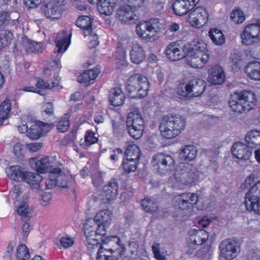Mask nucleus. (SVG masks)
<instances>
[{"instance_id": "nucleus-7", "label": "nucleus", "mask_w": 260, "mask_h": 260, "mask_svg": "<svg viewBox=\"0 0 260 260\" xmlns=\"http://www.w3.org/2000/svg\"><path fill=\"white\" fill-rule=\"evenodd\" d=\"M206 83L203 79H193L188 83L180 84L178 88V93L186 99L200 96L205 91Z\"/></svg>"}, {"instance_id": "nucleus-30", "label": "nucleus", "mask_w": 260, "mask_h": 260, "mask_svg": "<svg viewBox=\"0 0 260 260\" xmlns=\"http://www.w3.org/2000/svg\"><path fill=\"white\" fill-rule=\"evenodd\" d=\"M113 216L112 212L108 209L100 210L94 216L93 221L103 224H110Z\"/></svg>"}, {"instance_id": "nucleus-17", "label": "nucleus", "mask_w": 260, "mask_h": 260, "mask_svg": "<svg viewBox=\"0 0 260 260\" xmlns=\"http://www.w3.org/2000/svg\"><path fill=\"white\" fill-rule=\"evenodd\" d=\"M208 18L207 10L202 7H197L188 15V21L193 26L200 27L206 24Z\"/></svg>"}, {"instance_id": "nucleus-53", "label": "nucleus", "mask_w": 260, "mask_h": 260, "mask_svg": "<svg viewBox=\"0 0 260 260\" xmlns=\"http://www.w3.org/2000/svg\"><path fill=\"white\" fill-rule=\"evenodd\" d=\"M38 123L40 126V130L43 136L50 132L54 127V124L52 123H47L39 121Z\"/></svg>"}, {"instance_id": "nucleus-62", "label": "nucleus", "mask_w": 260, "mask_h": 260, "mask_svg": "<svg viewBox=\"0 0 260 260\" xmlns=\"http://www.w3.org/2000/svg\"><path fill=\"white\" fill-rule=\"evenodd\" d=\"M23 145L20 143H16L13 147V151L15 155L19 157L23 154Z\"/></svg>"}, {"instance_id": "nucleus-35", "label": "nucleus", "mask_w": 260, "mask_h": 260, "mask_svg": "<svg viewBox=\"0 0 260 260\" xmlns=\"http://www.w3.org/2000/svg\"><path fill=\"white\" fill-rule=\"evenodd\" d=\"M13 38V32L10 30H0V50L9 46Z\"/></svg>"}, {"instance_id": "nucleus-57", "label": "nucleus", "mask_w": 260, "mask_h": 260, "mask_svg": "<svg viewBox=\"0 0 260 260\" xmlns=\"http://www.w3.org/2000/svg\"><path fill=\"white\" fill-rule=\"evenodd\" d=\"M125 117L122 115H117L112 119L114 130L117 129L121 124H122Z\"/></svg>"}, {"instance_id": "nucleus-49", "label": "nucleus", "mask_w": 260, "mask_h": 260, "mask_svg": "<svg viewBox=\"0 0 260 260\" xmlns=\"http://www.w3.org/2000/svg\"><path fill=\"white\" fill-rule=\"evenodd\" d=\"M231 64L236 68H240L242 62V54L239 51H236L230 56Z\"/></svg>"}, {"instance_id": "nucleus-16", "label": "nucleus", "mask_w": 260, "mask_h": 260, "mask_svg": "<svg viewBox=\"0 0 260 260\" xmlns=\"http://www.w3.org/2000/svg\"><path fill=\"white\" fill-rule=\"evenodd\" d=\"M32 168L36 169L38 172L44 173L49 172L53 168H56V162L53 157H45L41 159L33 158L30 161Z\"/></svg>"}, {"instance_id": "nucleus-38", "label": "nucleus", "mask_w": 260, "mask_h": 260, "mask_svg": "<svg viewBox=\"0 0 260 260\" xmlns=\"http://www.w3.org/2000/svg\"><path fill=\"white\" fill-rule=\"evenodd\" d=\"M52 171L54 173L56 181L58 182V186L62 188L68 187V177L62 172L61 169L53 168L52 169Z\"/></svg>"}, {"instance_id": "nucleus-42", "label": "nucleus", "mask_w": 260, "mask_h": 260, "mask_svg": "<svg viewBox=\"0 0 260 260\" xmlns=\"http://www.w3.org/2000/svg\"><path fill=\"white\" fill-rule=\"evenodd\" d=\"M40 126L38 122L31 125L27 132V136L31 139L37 140L43 136Z\"/></svg>"}, {"instance_id": "nucleus-33", "label": "nucleus", "mask_w": 260, "mask_h": 260, "mask_svg": "<svg viewBox=\"0 0 260 260\" xmlns=\"http://www.w3.org/2000/svg\"><path fill=\"white\" fill-rule=\"evenodd\" d=\"M116 2H110L107 0H101L98 4L99 12L106 15H110L114 10Z\"/></svg>"}, {"instance_id": "nucleus-14", "label": "nucleus", "mask_w": 260, "mask_h": 260, "mask_svg": "<svg viewBox=\"0 0 260 260\" xmlns=\"http://www.w3.org/2000/svg\"><path fill=\"white\" fill-rule=\"evenodd\" d=\"M126 123L131 137L135 139L141 137L144 129V122L141 115H127Z\"/></svg>"}, {"instance_id": "nucleus-41", "label": "nucleus", "mask_w": 260, "mask_h": 260, "mask_svg": "<svg viewBox=\"0 0 260 260\" xmlns=\"http://www.w3.org/2000/svg\"><path fill=\"white\" fill-rule=\"evenodd\" d=\"M17 212L22 217H30L32 216L33 209L26 202H22L17 208Z\"/></svg>"}, {"instance_id": "nucleus-43", "label": "nucleus", "mask_w": 260, "mask_h": 260, "mask_svg": "<svg viewBox=\"0 0 260 260\" xmlns=\"http://www.w3.org/2000/svg\"><path fill=\"white\" fill-rule=\"evenodd\" d=\"M22 177V181H24L27 183H32V182L38 183L42 180L41 176L39 174L35 173L25 172L23 171Z\"/></svg>"}, {"instance_id": "nucleus-18", "label": "nucleus", "mask_w": 260, "mask_h": 260, "mask_svg": "<svg viewBox=\"0 0 260 260\" xmlns=\"http://www.w3.org/2000/svg\"><path fill=\"white\" fill-rule=\"evenodd\" d=\"M63 0H54L47 4H44L43 11L45 15L54 19H58L61 15V7L63 6Z\"/></svg>"}, {"instance_id": "nucleus-46", "label": "nucleus", "mask_w": 260, "mask_h": 260, "mask_svg": "<svg viewBox=\"0 0 260 260\" xmlns=\"http://www.w3.org/2000/svg\"><path fill=\"white\" fill-rule=\"evenodd\" d=\"M70 126V121L69 117L68 116H62L58 120L56 127L57 130L61 133L66 132Z\"/></svg>"}, {"instance_id": "nucleus-64", "label": "nucleus", "mask_w": 260, "mask_h": 260, "mask_svg": "<svg viewBox=\"0 0 260 260\" xmlns=\"http://www.w3.org/2000/svg\"><path fill=\"white\" fill-rule=\"evenodd\" d=\"M86 72L88 74V76L90 77L91 81H93L96 78L100 71L98 69H95L94 70H87Z\"/></svg>"}, {"instance_id": "nucleus-2", "label": "nucleus", "mask_w": 260, "mask_h": 260, "mask_svg": "<svg viewBox=\"0 0 260 260\" xmlns=\"http://www.w3.org/2000/svg\"><path fill=\"white\" fill-rule=\"evenodd\" d=\"M182 50L186 52V63L192 68H201L209 60L206 44L202 40H193L188 47L183 46Z\"/></svg>"}, {"instance_id": "nucleus-40", "label": "nucleus", "mask_w": 260, "mask_h": 260, "mask_svg": "<svg viewBox=\"0 0 260 260\" xmlns=\"http://www.w3.org/2000/svg\"><path fill=\"white\" fill-rule=\"evenodd\" d=\"M25 50L28 53H42L41 44L35 41L28 40L24 43Z\"/></svg>"}, {"instance_id": "nucleus-36", "label": "nucleus", "mask_w": 260, "mask_h": 260, "mask_svg": "<svg viewBox=\"0 0 260 260\" xmlns=\"http://www.w3.org/2000/svg\"><path fill=\"white\" fill-rule=\"evenodd\" d=\"M125 155L126 158L138 161L140 155V149L136 144L130 143L126 149Z\"/></svg>"}, {"instance_id": "nucleus-50", "label": "nucleus", "mask_w": 260, "mask_h": 260, "mask_svg": "<svg viewBox=\"0 0 260 260\" xmlns=\"http://www.w3.org/2000/svg\"><path fill=\"white\" fill-rule=\"evenodd\" d=\"M54 173L52 171V169L50 170V173L49 175L48 179L46 181V188L48 189L53 188L55 186H58V182L56 181L55 176Z\"/></svg>"}, {"instance_id": "nucleus-6", "label": "nucleus", "mask_w": 260, "mask_h": 260, "mask_svg": "<svg viewBox=\"0 0 260 260\" xmlns=\"http://www.w3.org/2000/svg\"><path fill=\"white\" fill-rule=\"evenodd\" d=\"M149 86L148 79L145 76L135 74L127 80L126 90L129 97L141 99L147 95Z\"/></svg>"}, {"instance_id": "nucleus-25", "label": "nucleus", "mask_w": 260, "mask_h": 260, "mask_svg": "<svg viewBox=\"0 0 260 260\" xmlns=\"http://www.w3.org/2000/svg\"><path fill=\"white\" fill-rule=\"evenodd\" d=\"M125 98V94L120 88H113L110 91L109 95V101L111 104L114 106H119L122 105Z\"/></svg>"}, {"instance_id": "nucleus-26", "label": "nucleus", "mask_w": 260, "mask_h": 260, "mask_svg": "<svg viewBox=\"0 0 260 260\" xmlns=\"http://www.w3.org/2000/svg\"><path fill=\"white\" fill-rule=\"evenodd\" d=\"M70 43V36L64 30L59 31L55 39V44L57 48H58L57 52L58 53L62 52V48L64 51L69 46Z\"/></svg>"}, {"instance_id": "nucleus-24", "label": "nucleus", "mask_w": 260, "mask_h": 260, "mask_svg": "<svg viewBox=\"0 0 260 260\" xmlns=\"http://www.w3.org/2000/svg\"><path fill=\"white\" fill-rule=\"evenodd\" d=\"M118 186L115 180H110L108 184L105 185L103 189L102 196L108 201L115 199L117 194Z\"/></svg>"}, {"instance_id": "nucleus-5", "label": "nucleus", "mask_w": 260, "mask_h": 260, "mask_svg": "<svg viewBox=\"0 0 260 260\" xmlns=\"http://www.w3.org/2000/svg\"><path fill=\"white\" fill-rule=\"evenodd\" d=\"M255 104V94L247 90L234 92L231 95L229 101L230 107L232 111L239 113L249 111Z\"/></svg>"}, {"instance_id": "nucleus-61", "label": "nucleus", "mask_w": 260, "mask_h": 260, "mask_svg": "<svg viewBox=\"0 0 260 260\" xmlns=\"http://www.w3.org/2000/svg\"><path fill=\"white\" fill-rule=\"evenodd\" d=\"M42 3V0H23V3L29 8H37Z\"/></svg>"}, {"instance_id": "nucleus-27", "label": "nucleus", "mask_w": 260, "mask_h": 260, "mask_svg": "<svg viewBox=\"0 0 260 260\" xmlns=\"http://www.w3.org/2000/svg\"><path fill=\"white\" fill-rule=\"evenodd\" d=\"M179 157L181 160L185 162H189L193 160L197 155V148L191 145L182 147L180 150Z\"/></svg>"}, {"instance_id": "nucleus-55", "label": "nucleus", "mask_w": 260, "mask_h": 260, "mask_svg": "<svg viewBox=\"0 0 260 260\" xmlns=\"http://www.w3.org/2000/svg\"><path fill=\"white\" fill-rule=\"evenodd\" d=\"M11 110V102L9 100H6L0 105V114H9Z\"/></svg>"}, {"instance_id": "nucleus-54", "label": "nucleus", "mask_w": 260, "mask_h": 260, "mask_svg": "<svg viewBox=\"0 0 260 260\" xmlns=\"http://www.w3.org/2000/svg\"><path fill=\"white\" fill-rule=\"evenodd\" d=\"M11 18L8 12H3L0 14V29L7 26L10 22Z\"/></svg>"}, {"instance_id": "nucleus-39", "label": "nucleus", "mask_w": 260, "mask_h": 260, "mask_svg": "<svg viewBox=\"0 0 260 260\" xmlns=\"http://www.w3.org/2000/svg\"><path fill=\"white\" fill-rule=\"evenodd\" d=\"M208 34L215 44L219 45L224 43L225 38L221 30L216 28H212L209 30Z\"/></svg>"}, {"instance_id": "nucleus-45", "label": "nucleus", "mask_w": 260, "mask_h": 260, "mask_svg": "<svg viewBox=\"0 0 260 260\" xmlns=\"http://www.w3.org/2000/svg\"><path fill=\"white\" fill-rule=\"evenodd\" d=\"M17 260H29L30 257L29 251L25 245H20L17 248Z\"/></svg>"}, {"instance_id": "nucleus-13", "label": "nucleus", "mask_w": 260, "mask_h": 260, "mask_svg": "<svg viewBox=\"0 0 260 260\" xmlns=\"http://www.w3.org/2000/svg\"><path fill=\"white\" fill-rule=\"evenodd\" d=\"M256 23L246 26L241 36L242 43L247 46L253 44L260 41V19Z\"/></svg>"}, {"instance_id": "nucleus-1", "label": "nucleus", "mask_w": 260, "mask_h": 260, "mask_svg": "<svg viewBox=\"0 0 260 260\" xmlns=\"http://www.w3.org/2000/svg\"><path fill=\"white\" fill-rule=\"evenodd\" d=\"M94 221L88 220L84 225V232L87 249L90 252L100 248L97 253L96 260H118L125 252V248L117 236L108 237L102 239L95 232Z\"/></svg>"}, {"instance_id": "nucleus-11", "label": "nucleus", "mask_w": 260, "mask_h": 260, "mask_svg": "<svg viewBox=\"0 0 260 260\" xmlns=\"http://www.w3.org/2000/svg\"><path fill=\"white\" fill-rule=\"evenodd\" d=\"M246 209L260 215V181L251 187L245 197Z\"/></svg>"}, {"instance_id": "nucleus-48", "label": "nucleus", "mask_w": 260, "mask_h": 260, "mask_svg": "<svg viewBox=\"0 0 260 260\" xmlns=\"http://www.w3.org/2000/svg\"><path fill=\"white\" fill-rule=\"evenodd\" d=\"M152 249L154 258L157 260H166V256L164 252L160 251V245L154 243L152 245Z\"/></svg>"}, {"instance_id": "nucleus-59", "label": "nucleus", "mask_w": 260, "mask_h": 260, "mask_svg": "<svg viewBox=\"0 0 260 260\" xmlns=\"http://www.w3.org/2000/svg\"><path fill=\"white\" fill-rule=\"evenodd\" d=\"M42 143L41 142L31 143L27 144V148L31 152H35L38 151L42 147Z\"/></svg>"}, {"instance_id": "nucleus-32", "label": "nucleus", "mask_w": 260, "mask_h": 260, "mask_svg": "<svg viewBox=\"0 0 260 260\" xmlns=\"http://www.w3.org/2000/svg\"><path fill=\"white\" fill-rule=\"evenodd\" d=\"M6 173L12 180L19 182L22 181L23 171L19 166H12L7 168L6 169Z\"/></svg>"}, {"instance_id": "nucleus-28", "label": "nucleus", "mask_w": 260, "mask_h": 260, "mask_svg": "<svg viewBox=\"0 0 260 260\" xmlns=\"http://www.w3.org/2000/svg\"><path fill=\"white\" fill-rule=\"evenodd\" d=\"M245 141L251 148L260 146V131L253 129L248 132L245 136Z\"/></svg>"}, {"instance_id": "nucleus-20", "label": "nucleus", "mask_w": 260, "mask_h": 260, "mask_svg": "<svg viewBox=\"0 0 260 260\" xmlns=\"http://www.w3.org/2000/svg\"><path fill=\"white\" fill-rule=\"evenodd\" d=\"M166 55L168 59L171 61H177L186 57V52L181 50V47L177 42L170 43L166 49Z\"/></svg>"}, {"instance_id": "nucleus-31", "label": "nucleus", "mask_w": 260, "mask_h": 260, "mask_svg": "<svg viewBox=\"0 0 260 260\" xmlns=\"http://www.w3.org/2000/svg\"><path fill=\"white\" fill-rule=\"evenodd\" d=\"M191 9L190 5L184 0H176L173 3V10L177 15H184Z\"/></svg>"}, {"instance_id": "nucleus-23", "label": "nucleus", "mask_w": 260, "mask_h": 260, "mask_svg": "<svg viewBox=\"0 0 260 260\" xmlns=\"http://www.w3.org/2000/svg\"><path fill=\"white\" fill-rule=\"evenodd\" d=\"M246 76L254 81H260V62L250 61L244 68Z\"/></svg>"}, {"instance_id": "nucleus-4", "label": "nucleus", "mask_w": 260, "mask_h": 260, "mask_svg": "<svg viewBox=\"0 0 260 260\" xmlns=\"http://www.w3.org/2000/svg\"><path fill=\"white\" fill-rule=\"evenodd\" d=\"M185 124V118L182 115H166L160 120V135L166 139L174 138L184 129Z\"/></svg>"}, {"instance_id": "nucleus-52", "label": "nucleus", "mask_w": 260, "mask_h": 260, "mask_svg": "<svg viewBox=\"0 0 260 260\" xmlns=\"http://www.w3.org/2000/svg\"><path fill=\"white\" fill-rule=\"evenodd\" d=\"M95 225L93 226L96 227V233H97L99 235H100V237L103 239V238L106 235V228L109 224L95 222Z\"/></svg>"}, {"instance_id": "nucleus-3", "label": "nucleus", "mask_w": 260, "mask_h": 260, "mask_svg": "<svg viewBox=\"0 0 260 260\" xmlns=\"http://www.w3.org/2000/svg\"><path fill=\"white\" fill-rule=\"evenodd\" d=\"M198 172L189 164H180L176 172L170 176L168 183L175 189H183L187 185L198 180Z\"/></svg>"}, {"instance_id": "nucleus-47", "label": "nucleus", "mask_w": 260, "mask_h": 260, "mask_svg": "<svg viewBox=\"0 0 260 260\" xmlns=\"http://www.w3.org/2000/svg\"><path fill=\"white\" fill-rule=\"evenodd\" d=\"M230 18L235 23H241L245 20L243 13L239 9L233 10Z\"/></svg>"}, {"instance_id": "nucleus-37", "label": "nucleus", "mask_w": 260, "mask_h": 260, "mask_svg": "<svg viewBox=\"0 0 260 260\" xmlns=\"http://www.w3.org/2000/svg\"><path fill=\"white\" fill-rule=\"evenodd\" d=\"M141 205L146 212H153L157 209L156 200L151 197H146L141 201Z\"/></svg>"}, {"instance_id": "nucleus-21", "label": "nucleus", "mask_w": 260, "mask_h": 260, "mask_svg": "<svg viewBox=\"0 0 260 260\" xmlns=\"http://www.w3.org/2000/svg\"><path fill=\"white\" fill-rule=\"evenodd\" d=\"M208 74V81L212 84H220L225 80L223 69L218 64L213 66L209 70Z\"/></svg>"}, {"instance_id": "nucleus-34", "label": "nucleus", "mask_w": 260, "mask_h": 260, "mask_svg": "<svg viewBox=\"0 0 260 260\" xmlns=\"http://www.w3.org/2000/svg\"><path fill=\"white\" fill-rule=\"evenodd\" d=\"M92 19L89 16L83 15L78 17L76 21V25L80 28L86 30L89 34H91L92 30Z\"/></svg>"}, {"instance_id": "nucleus-19", "label": "nucleus", "mask_w": 260, "mask_h": 260, "mask_svg": "<svg viewBox=\"0 0 260 260\" xmlns=\"http://www.w3.org/2000/svg\"><path fill=\"white\" fill-rule=\"evenodd\" d=\"M250 148L246 143L238 142L233 144L231 151L235 158L241 160H247L252 153V150Z\"/></svg>"}, {"instance_id": "nucleus-12", "label": "nucleus", "mask_w": 260, "mask_h": 260, "mask_svg": "<svg viewBox=\"0 0 260 260\" xmlns=\"http://www.w3.org/2000/svg\"><path fill=\"white\" fill-rule=\"evenodd\" d=\"M156 19L142 22L137 25L136 31L139 37L146 41H151L156 32L157 23Z\"/></svg>"}, {"instance_id": "nucleus-63", "label": "nucleus", "mask_w": 260, "mask_h": 260, "mask_svg": "<svg viewBox=\"0 0 260 260\" xmlns=\"http://www.w3.org/2000/svg\"><path fill=\"white\" fill-rule=\"evenodd\" d=\"M115 56L119 60V62L123 63L125 61V54L121 49H118L115 52Z\"/></svg>"}, {"instance_id": "nucleus-60", "label": "nucleus", "mask_w": 260, "mask_h": 260, "mask_svg": "<svg viewBox=\"0 0 260 260\" xmlns=\"http://www.w3.org/2000/svg\"><path fill=\"white\" fill-rule=\"evenodd\" d=\"M77 81L81 83L89 84L91 80L90 79V77L88 76V74L87 73L86 71H85L78 77Z\"/></svg>"}, {"instance_id": "nucleus-56", "label": "nucleus", "mask_w": 260, "mask_h": 260, "mask_svg": "<svg viewBox=\"0 0 260 260\" xmlns=\"http://www.w3.org/2000/svg\"><path fill=\"white\" fill-rule=\"evenodd\" d=\"M60 243L63 247L67 248L71 247L74 244V240L68 236H64L60 238Z\"/></svg>"}, {"instance_id": "nucleus-15", "label": "nucleus", "mask_w": 260, "mask_h": 260, "mask_svg": "<svg viewBox=\"0 0 260 260\" xmlns=\"http://www.w3.org/2000/svg\"><path fill=\"white\" fill-rule=\"evenodd\" d=\"M220 255L225 259L231 260L237 257L239 252V245L233 239L223 240L220 245Z\"/></svg>"}, {"instance_id": "nucleus-22", "label": "nucleus", "mask_w": 260, "mask_h": 260, "mask_svg": "<svg viewBox=\"0 0 260 260\" xmlns=\"http://www.w3.org/2000/svg\"><path fill=\"white\" fill-rule=\"evenodd\" d=\"M189 242L193 244L201 245L209 238L208 233L204 230L192 229L188 232Z\"/></svg>"}, {"instance_id": "nucleus-29", "label": "nucleus", "mask_w": 260, "mask_h": 260, "mask_svg": "<svg viewBox=\"0 0 260 260\" xmlns=\"http://www.w3.org/2000/svg\"><path fill=\"white\" fill-rule=\"evenodd\" d=\"M131 61L136 64L142 62L145 58V53L143 48L139 44L133 45L130 52Z\"/></svg>"}, {"instance_id": "nucleus-58", "label": "nucleus", "mask_w": 260, "mask_h": 260, "mask_svg": "<svg viewBox=\"0 0 260 260\" xmlns=\"http://www.w3.org/2000/svg\"><path fill=\"white\" fill-rule=\"evenodd\" d=\"M255 177L253 174H250L246 178L244 182L241 185V188L242 189H245L248 188L254 181Z\"/></svg>"}, {"instance_id": "nucleus-8", "label": "nucleus", "mask_w": 260, "mask_h": 260, "mask_svg": "<svg viewBox=\"0 0 260 260\" xmlns=\"http://www.w3.org/2000/svg\"><path fill=\"white\" fill-rule=\"evenodd\" d=\"M151 164L152 170L161 175L169 173L174 167V160L168 154L158 153L152 158Z\"/></svg>"}, {"instance_id": "nucleus-44", "label": "nucleus", "mask_w": 260, "mask_h": 260, "mask_svg": "<svg viewBox=\"0 0 260 260\" xmlns=\"http://www.w3.org/2000/svg\"><path fill=\"white\" fill-rule=\"evenodd\" d=\"M138 161L128 158H124L122 163V169L126 173L134 172L137 167Z\"/></svg>"}, {"instance_id": "nucleus-51", "label": "nucleus", "mask_w": 260, "mask_h": 260, "mask_svg": "<svg viewBox=\"0 0 260 260\" xmlns=\"http://www.w3.org/2000/svg\"><path fill=\"white\" fill-rule=\"evenodd\" d=\"M98 141V138L95 136V134L91 131L86 132L85 136V143L86 146L92 145Z\"/></svg>"}, {"instance_id": "nucleus-9", "label": "nucleus", "mask_w": 260, "mask_h": 260, "mask_svg": "<svg viewBox=\"0 0 260 260\" xmlns=\"http://www.w3.org/2000/svg\"><path fill=\"white\" fill-rule=\"evenodd\" d=\"M174 200L175 207L176 209H179L182 211L181 213L182 216L187 215L188 213L189 216L191 214L193 206L198 201L199 197L196 193L188 192L176 196Z\"/></svg>"}, {"instance_id": "nucleus-10", "label": "nucleus", "mask_w": 260, "mask_h": 260, "mask_svg": "<svg viewBox=\"0 0 260 260\" xmlns=\"http://www.w3.org/2000/svg\"><path fill=\"white\" fill-rule=\"evenodd\" d=\"M128 4L121 6L116 11V18L123 23H131L135 19L131 8L137 9L144 5L145 0H123Z\"/></svg>"}]
</instances>
